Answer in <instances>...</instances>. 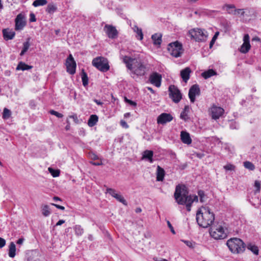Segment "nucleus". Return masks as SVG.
I'll return each mask as SVG.
<instances>
[{"label":"nucleus","instance_id":"f257e3e1","mask_svg":"<svg viewBox=\"0 0 261 261\" xmlns=\"http://www.w3.org/2000/svg\"><path fill=\"white\" fill-rule=\"evenodd\" d=\"M176 202L180 205H185L187 211H191L193 202H198V198L196 195H189V191L185 185H178L176 186L174 194Z\"/></svg>","mask_w":261,"mask_h":261},{"label":"nucleus","instance_id":"f03ea898","mask_svg":"<svg viewBox=\"0 0 261 261\" xmlns=\"http://www.w3.org/2000/svg\"><path fill=\"white\" fill-rule=\"evenodd\" d=\"M122 59L127 68L131 71L133 74L142 76L146 73L148 70L147 65L140 58H133L124 56Z\"/></svg>","mask_w":261,"mask_h":261},{"label":"nucleus","instance_id":"7ed1b4c3","mask_svg":"<svg viewBox=\"0 0 261 261\" xmlns=\"http://www.w3.org/2000/svg\"><path fill=\"white\" fill-rule=\"evenodd\" d=\"M215 215L208 207H203L199 210L196 214L198 224L203 228H207L214 221Z\"/></svg>","mask_w":261,"mask_h":261},{"label":"nucleus","instance_id":"20e7f679","mask_svg":"<svg viewBox=\"0 0 261 261\" xmlns=\"http://www.w3.org/2000/svg\"><path fill=\"white\" fill-rule=\"evenodd\" d=\"M226 245L229 250L233 253H243L245 248V245L243 241L239 238H233L228 240Z\"/></svg>","mask_w":261,"mask_h":261},{"label":"nucleus","instance_id":"39448f33","mask_svg":"<svg viewBox=\"0 0 261 261\" xmlns=\"http://www.w3.org/2000/svg\"><path fill=\"white\" fill-rule=\"evenodd\" d=\"M188 35L191 39L196 42H200L206 41L208 35L204 29L194 28L190 30L188 32Z\"/></svg>","mask_w":261,"mask_h":261},{"label":"nucleus","instance_id":"423d86ee","mask_svg":"<svg viewBox=\"0 0 261 261\" xmlns=\"http://www.w3.org/2000/svg\"><path fill=\"white\" fill-rule=\"evenodd\" d=\"M93 66L101 72H107L110 69L109 62L107 58L98 57L94 58L92 62Z\"/></svg>","mask_w":261,"mask_h":261},{"label":"nucleus","instance_id":"0eeeda50","mask_svg":"<svg viewBox=\"0 0 261 261\" xmlns=\"http://www.w3.org/2000/svg\"><path fill=\"white\" fill-rule=\"evenodd\" d=\"M210 233L212 237L216 240H222L227 237L224 228L221 225H214L210 229Z\"/></svg>","mask_w":261,"mask_h":261},{"label":"nucleus","instance_id":"6e6552de","mask_svg":"<svg viewBox=\"0 0 261 261\" xmlns=\"http://www.w3.org/2000/svg\"><path fill=\"white\" fill-rule=\"evenodd\" d=\"M168 50L171 56L178 58L180 57L183 53L182 45L177 41L170 43L168 45Z\"/></svg>","mask_w":261,"mask_h":261},{"label":"nucleus","instance_id":"1a4fd4ad","mask_svg":"<svg viewBox=\"0 0 261 261\" xmlns=\"http://www.w3.org/2000/svg\"><path fill=\"white\" fill-rule=\"evenodd\" d=\"M169 97L175 103H178L182 98V94L177 87L171 85L169 87Z\"/></svg>","mask_w":261,"mask_h":261},{"label":"nucleus","instance_id":"9d476101","mask_svg":"<svg viewBox=\"0 0 261 261\" xmlns=\"http://www.w3.org/2000/svg\"><path fill=\"white\" fill-rule=\"evenodd\" d=\"M67 71L70 74L75 73L76 64L72 56L70 54L66 59Z\"/></svg>","mask_w":261,"mask_h":261},{"label":"nucleus","instance_id":"9b49d317","mask_svg":"<svg viewBox=\"0 0 261 261\" xmlns=\"http://www.w3.org/2000/svg\"><path fill=\"white\" fill-rule=\"evenodd\" d=\"M162 75L156 72H153L149 75V81L150 83L156 86L160 87L161 85Z\"/></svg>","mask_w":261,"mask_h":261},{"label":"nucleus","instance_id":"f8f14e48","mask_svg":"<svg viewBox=\"0 0 261 261\" xmlns=\"http://www.w3.org/2000/svg\"><path fill=\"white\" fill-rule=\"evenodd\" d=\"M15 22V29L16 31L22 30L26 25L24 16L21 13L17 15Z\"/></svg>","mask_w":261,"mask_h":261},{"label":"nucleus","instance_id":"ddd939ff","mask_svg":"<svg viewBox=\"0 0 261 261\" xmlns=\"http://www.w3.org/2000/svg\"><path fill=\"white\" fill-rule=\"evenodd\" d=\"M200 94V90L199 85L195 84L193 85L189 89V97L191 102L195 101V96H199Z\"/></svg>","mask_w":261,"mask_h":261},{"label":"nucleus","instance_id":"4468645a","mask_svg":"<svg viewBox=\"0 0 261 261\" xmlns=\"http://www.w3.org/2000/svg\"><path fill=\"white\" fill-rule=\"evenodd\" d=\"M173 119L172 116L169 113H163L157 118V123L159 124H165L171 121Z\"/></svg>","mask_w":261,"mask_h":261},{"label":"nucleus","instance_id":"2eb2a0df","mask_svg":"<svg viewBox=\"0 0 261 261\" xmlns=\"http://www.w3.org/2000/svg\"><path fill=\"white\" fill-rule=\"evenodd\" d=\"M224 109L221 107L214 106L211 109L212 118L217 120L219 119L224 113Z\"/></svg>","mask_w":261,"mask_h":261},{"label":"nucleus","instance_id":"dca6fc26","mask_svg":"<svg viewBox=\"0 0 261 261\" xmlns=\"http://www.w3.org/2000/svg\"><path fill=\"white\" fill-rule=\"evenodd\" d=\"M105 28L106 29V33L109 38L115 39L117 37L118 33L115 27L106 24Z\"/></svg>","mask_w":261,"mask_h":261},{"label":"nucleus","instance_id":"f3484780","mask_svg":"<svg viewBox=\"0 0 261 261\" xmlns=\"http://www.w3.org/2000/svg\"><path fill=\"white\" fill-rule=\"evenodd\" d=\"M180 139L184 144L187 145L191 144L192 142L190 134L186 131L180 132Z\"/></svg>","mask_w":261,"mask_h":261},{"label":"nucleus","instance_id":"a211bd4d","mask_svg":"<svg viewBox=\"0 0 261 261\" xmlns=\"http://www.w3.org/2000/svg\"><path fill=\"white\" fill-rule=\"evenodd\" d=\"M3 37L5 40H12L13 39L15 35V33L10 30L9 29H4L3 30Z\"/></svg>","mask_w":261,"mask_h":261},{"label":"nucleus","instance_id":"6ab92c4d","mask_svg":"<svg viewBox=\"0 0 261 261\" xmlns=\"http://www.w3.org/2000/svg\"><path fill=\"white\" fill-rule=\"evenodd\" d=\"M191 72V70L190 67H186L180 71V76L185 83H187L190 79Z\"/></svg>","mask_w":261,"mask_h":261},{"label":"nucleus","instance_id":"aec40b11","mask_svg":"<svg viewBox=\"0 0 261 261\" xmlns=\"http://www.w3.org/2000/svg\"><path fill=\"white\" fill-rule=\"evenodd\" d=\"M153 155V152L152 150H145L142 154V158L148 161L150 163H153V160L152 159Z\"/></svg>","mask_w":261,"mask_h":261},{"label":"nucleus","instance_id":"412c9836","mask_svg":"<svg viewBox=\"0 0 261 261\" xmlns=\"http://www.w3.org/2000/svg\"><path fill=\"white\" fill-rule=\"evenodd\" d=\"M156 169V180L159 181H163L165 174L164 169L160 166H157Z\"/></svg>","mask_w":261,"mask_h":261},{"label":"nucleus","instance_id":"4be33fe9","mask_svg":"<svg viewBox=\"0 0 261 261\" xmlns=\"http://www.w3.org/2000/svg\"><path fill=\"white\" fill-rule=\"evenodd\" d=\"M162 35L159 33H155L152 35L151 39H152L153 44L156 45L160 46L162 43Z\"/></svg>","mask_w":261,"mask_h":261},{"label":"nucleus","instance_id":"5701e85b","mask_svg":"<svg viewBox=\"0 0 261 261\" xmlns=\"http://www.w3.org/2000/svg\"><path fill=\"white\" fill-rule=\"evenodd\" d=\"M98 120V117L96 115H91L88 120V125L90 127H93L96 124Z\"/></svg>","mask_w":261,"mask_h":261},{"label":"nucleus","instance_id":"b1692460","mask_svg":"<svg viewBox=\"0 0 261 261\" xmlns=\"http://www.w3.org/2000/svg\"><path fill=\"white\" fill-rule=\"evenodd\" d=\"M32 68H33L32 66L27 65L25 63L21 61V62H19V63L18 64V65L16 67V70H21L22 71H24V70H30V69H32Z\"/></svg>","mask_w":261,"mask_h":261},{"label":"nucleus","instance_id":"393cba45","mask_svg":"<svg viewBox=\"0 0 261 261\" xmlns=\"http://www.w3.org/2000/svg\"><path fill=\"white\" fill-rule=\"evenodd\" d=\"M216 74H217L216 71H215L214 70H213L212 69H208L201 73L202 76L205 79H207L211 77V76L216 75Z\"/></svg>","mask_w":261,"mask_h":261},{"label":"nucleus","instance_id":"a878e982","mask_svg":"<svg viewBox=\"0 0 261 261\" xmlns=\"http://www.w3.org/2000/svg\"><path fill=\"white\" fill-rule=\"evenodd\" d=\"M189 111L190 107H189V106H185L183 111L180 113V118L185 121H187L189 118L188 114Z\"/></svg>","mask_w":261,"mask_h":261},{"label":"nucleus","instance_id":"bb28decb","mask_svg":"<svg viewBox=\"0 0 261 261\" xmlns=\"http://www.w3.org/2000/svg\"><path fill=\"white\" fill-rule=\"evenodd\" d=\"M16 246L13 242H11L9 246V256L13 258L16 255Z\"/></svg>","mask_w":261,"mask_h":261},{"label":"nucleus","instance_id":"cd10ccee","mask_svg":"<svg viewBox=\"0 0 261 261\" xmlns=\"http://www.w3.org/2000/svg\"><path fill=\"white\" fill-rule=\"evenodd\" d=\"M57 7L55 4L50 3L47 5L46 9V12L49 14H53L54 12L57 11Z\"/></svg>","mask_w":261,"mask_h":261},{"label":"nucleus","instance_id":"c85d7f7f","mask_svg":"<svg viewBox=\"0 0 261 261\" xmlns=\"http://www.w3.org/2000/svg\"><path fill=\"white\" fill-rule=\"evenodd\" d=\"M222 9L224 10L225 9L228 14L234 15L233 9H235V6L234 5L225 4L223 6Z\"/></svg>","mask_w":261,"mask_h":261},{"label":"nucleus","instance_id":"c756f323","mask_svg":"<svg viewBox=\"0 0 261 261\" xmlns=\"http://www.w3.org/2000/svg\"><path fill=\"white\" fill-rule=\"evenodd\" d=\"M81 77L82 80L83 85L86 87L88 84V77L86 72L84 69L82 70L81 72Z\"/></svg>","mask_w":261,"mask_h":261},{"label":"nucleus","instance_id":"7c9ffc66","mask_svg":"<svg viewBox=\"0 0 261 261\" xmlns=\"http://www.w3.org/2000/svg\"><path fill=\"white\" fill-rule=\"evenodd\" d=\"M133 30L136 33V34L138 35L139 38L138 39L140 40H142L143 38V34L142 33V29L141 28H139L137 25H135L134 26V27L132 28Z\"/></svg>","mask_w":261,"mask_h":261},{"label":"nucleus","instance_id":"2f4dec72","mask_svg":"<svg viewBox=\"0 0 261 261\" xmlns=\"http://www.w3.org/2000/svg\"><path fill=\"white\" fill-rule=\"evenodd\" d=\"M29 41H30V38H28L27 39V41L24 42L23 43V48H22V49L20 54V55L21 56H22L24 55V54L28 51V50L29 49V48L30 46V42H29Z\"/></svg>","mask_w":261,"mask_h":261},{"label":"nucleus","instance_id":"473e14b6","mask_svg":"<svg viewBox=\"0 0 261 261\" xmlns=\"http://www.w3.org/2000/svg\"><path fill=\"white\" fill-rule=\"evenodd\" d=\"M11 115H12V112L9 109H7L6 108H5L4 109L2 117L4 120H7L9 118H10Z\"/></svg>","mask_w":261,"mask_h":261},{"label":"nucleus","instance_id":"72a5a7b5","mask_svg":"<svg viewBox=\"0 0 261 261\" xmlns=\"http://www.w3.org/2000/svg\"><path fill=\"white\" fill-rule=\"evenodd\" d=\"M251 47L250 44L243 43L241 45L240 51L241 53L246 54L249 51Z\"/></svg>","mask_w":261,"mask_h":261},{"label":"nucleus","instance_id":"f704fd0d","mask_svg":"<svg viewBox=\"0 0 261 261\" xmlns=\"http://www.w3.org/2000/svg\"><path fill=\"white\" fill-rule=\"evenodd\" d=\"M47 1L46 0H35L33 3V6L35 7L44 6L47 4Z\"/></svg>","mask_w":261,"mask_h":261},{"label":"nucleus","instance_id":"c9c22d12","mask_svg":"<svg viewBox=\"0 0 261 261\" xmlns=\"http://www.w3.org/2000/svg\"><path fill=\"white\" fill-rule=\"evenodd\" d=\"M114 198H115L117 200L122 203L124 205H127L126 201L124 199V197L121 195L117 193Z\"/></svg>","mask_w":261,"mask_h":261},{"label":"nucleus","instance_id":"e433bc0d","mask_svg":"<svg viewBox=\"0 0 261 261\" xmlns=\"http://www.w3.org/2000/svg\"><path fill=\"white\" fill-rule=\"evenodd\" d=\"M42 213L45 217H47L50 214L49 208L47 205H44L42 206Z\"/></svg>","mask_w":261,"mask_h":261},{"label":"nucleus","instance_id":"4c0bfd02","mask_svg":"<svg viewBox=\"0 0 261 261\" xmlns=\"http://www.w3.org/2000/svg\"><path fill=\"white\" fill-rule=\"evenodd\" d=\"M247 248L249 250H251L254 254L257 255L258 254V247L252 244H249L248 245Z\"/></svg>","mask_w":261,"mask_h":261},{"label":"nucleus","instance_id":"58836bf2","mask_svg":"<svg viewBox=\"0 0 261 261\" xmlns=\"http://www.w3.org/2000/svg\"><path fill=\"white\" fill-rule=\"evenodd\" d=\"M74 229L75 234L78 236H81L84 232V230L80 225H75Z\"/></svg>","mask_w":261,"mask_h":261},{"label":"nucleus","instance_id":"ea45409f","mask_svg":"<svg viewBox=\"0 0 261 261\" xmlns=\"http://www.w3.org/2000/svg\"><path fill=\"white\" fill-rule=\"evenodd\" d=\"M244 166L246 169H248L250 170H253L255 169L254 165L250 162L246 161L244 162Z\"/></svg>","mask_w":261,"mask_h":261},{"label":"nucleus","instance_id":"a19ab883","mask_svg":"<svg viewBox=\"0 0 261 261\" xmlns=\"http://www.w3.org/2000/svg\"><path fill=\"white\" fill-rule=\"evenodd\" d=\"M48 170L54 177H58L60 175V171L59 170H54L51 168H49Z\"/></svg>","mask_w":261,"mask_h":261},{"label":"nucleus","instance_id":"79ce46f5","mask_svg":"<svg viewBox=\"0 0 261 261\" xmlns=\"http://www.w3.org/2000/svg\"><path fill=\"white\" fill-rule=\"evenodd\" d=\"M198 195L200 197V201L203 202L204 201V198L205 197L204 192L203 190H199L198 191Z\"/></svg>","mask_w":261,"mask_h":261},{"label":"nucleus","instance_id":"37998d69","mask_svg":"<svg viewBox=\"0 0 261 261\" xmlns=\"http://www.w3.org/2000/svg\"><path fill=\"white\" fill-rule=\"evenodd\" d=\"M240 14L242 16H244L245 14V11L243 9H238L234 10V15Z\"/></svg>","mask_w":261,"mask_h":261},{"label":"nucleus","instance_id":"c03bdc74","mask_svg":"<svg viewBox=\"0 0 261 261\" xmlns=\"http://www.w3.org/2000/svg\"><path fill=\"white\" fill-rule=\"evenodd\" d=\"M107 193H109L113 197H114L115 195L117 194L116 193V191L115 189L112 188H107Z\"/></svg>","mask_w":261,"mask_h":261},{"label":"nucleus","instance_id":"a18cd8bd","mask_svg":"<svg viewBox=\"0 0 261 261\" xmlns=\"http://www.w3.org/2000/svg\"><path fill=\"white\" fill-rule=\"evenodd\" d=\"M260 181L258 180H255L254 182V187L256 188L255 193L259 192L260 190Z\"/></svg>","mask_w":261,"mask_h":261},{"label":"nucleus","instance_id":"49530a36","mask_svg":"<svg viewBox=\"0 0 261 261\" xmlns=\"http://www.w3.org/2000/svg\"><path fill=\"white\" fill-rule=\"evenodd\" d=\"M49 113L51 115L56 116V117H57L58 118H62L63 116V115L61 113H60L55 110H50L49 111Z\"/></svg>","mask_w":261,"mask_h":261},{"label":"nucleus","instance_id":"de8ad7c7","mask_svg":"<svg viewBox=\"0 0 261 261\" xmlns=\"http://www.w3.org/2000/svg\"><path fill=\"white\" fill-rule=\"evenodd\" d=\"M224 168L226 170H234L235 166L232 164H227L225 166H224Z\"/></svg>","mask_w":261,"mask_h":261},{"label":"nucleus","instance_id":"09e8293b","mask_svg":"<svg viewBox=\"0 0 261 261\" xmlns=\"http://www.w3.org/2000/svg\"><path fill=\"white\" fill-rule=\"evenodd\" d=\"M243 41V43L250 44V37L248 34H246L244 36Z\"/></svg>","mask_w":261,"mask_h":261},{"label":"nucleus","instance_id":"8fccbe9b","mask_svg":"<svg viewBox=\"0 0 261 261\" xmlns=\"http://www.w3.org/2000/svg\"><path fill=\"white\" fill-rule=\"evenodd\" d=\"M124 101L132 106L136 107L137 106V103L135 101L128 99L126 97H124Z\"/></svg>","mask_w":261,"mask_h":261},{"label":"nucleus","instance_id":"3c124183","mask_svg":"<svg viewBox=\"0 0 261 261\" xmlns=\"http://www.w3.org/2000/svg\"><path fill=\"white\" fill-rule=\"evenodd\" d=\"M219 33L218 32H217L214 36H213L212 40L211 41L210 44V47H211L213 44L214 43L216 38H217L218 35H219Z\"/></svg>","mask_w":261,"mask_h":261},{"label":"nucleus","instance_id":"603ef678","mask_svg":"<svg viewBox=\"0 0 261 261\" xmlns=\"http://www.w3.org/2000/svg\"><path fill=\"white\" fill-rule=\"evenodd\" d=\"M167 225L168 226V227L170 228V231H171V232L173 233V234H175V231L174 229V228L172 226V224H171V223L169 221L167 220Z\"/></svg>","mask_w":261,"mask_h":261},{"label":"nucleus","instance_id":"864d4df0","mask_svg":"<svg viewBox=\"0 0 261 261\" xmlns=\"http://www.w3.org/2000/svg\"><path fill=\"white\" fill-rule=\"evenodd\" d=\"M229 127L231 129L238 128V125H237L236 122H233V121H231V122L229 124Z\"/></svg>","mask_w":261,"mask_h":261},{"label":"nucleus","instance_id":"5fc2aeb1","mask_svg":"<svg viewBox=\"0 0 261 261\" xmlns=\"http://www.w3.org/2000/svg\"><path fill=\"white\" fill-rule=\"evenodd\" d=\"M29 20L30 22H35L36 21L35 15L33 13H30Z\"/></svg>","mask_w":261,"mask_h":261},{"label":"nucleus","instance_id":"6e6d98bb","mask_svg":"<svg viewBox=\"0 0 261 261\" xmlns=\"http://www.w3.org/2000/svg\"><path fill=\"white\" fill-rule=\"evenodd\" d=\"M120 123L121 126L122 127L125 128H128V125L127 124V123L125 121L121 120L120 121Z\"/></svg>","mask_w":261,"mask_h":261},{"label":"nucleus","instance_id":"4d7b16f0","mask_svg":"<svg viewBox=\"0 0 261 261\" xmlns=\"http://www.w3.org/2000/svg\"><path fill=\"white\" fill-rule=\"evenodd\" d=\"M6 245V241L4 239L0 237V248L4 247Z\"/></svg>","mask_w":261,"mask_h":261},{"label":"nucleus","instance_id":"13d9d810","mask_svg":"<svg viewBox=\"0 0 261 261\" xmlns=\"http://www.w3.org/2000/svg\"><path fill=\"white\" fill-rule=\"evenodd\" d=\"M51 205L55 206L56 208H58V209H60V210H65V207L63 206H61V205H58V204H55V203H51Z\"/></svg>","mask_w":261,"mask_h":261},{"label":"nucleus","instance_id":"bf43d9fd","mask_svg":"<svg viewBox=\"0 0 261 261\" xmlns=\"http://www.w3.org/2000/svg\"><path fill=\"white\" fill-rule=\"evenodd\" d=\"M70 118H72L75 123H77L79 121L78 118L76 115H73L72 116H70Z\"/></svg>","mask_w":261,"mask_h":261},{"label":"nucleus","instance_id":"052dcab7","mask_svg":"<svg viewBox=\"0 0 261 261\" xmlns=\"http://www.w3.org/2000/svg\"><path fill=\"white\" fill-rule=\"evenodd\" d=\"M24 239L22 238H19L17 241V242L16 243L17 244H19V245H21L23 243V242H24Z\"/></svg>","mask_w":261,"mask_h":261},{"label":"nucleus","instance_id":"680f3d73","mask_svg":"<svg viewBox=\"0 0 261 261\" xmlns=\"http://www.w3.org/2000/svg\"><path fill=\"white\" fill-rule=\"evenodd\" d=\"M29 105L31 108L34 109L35 107V102L33 100L30 101Z\"/></svg>","mask_w":261,"mask_h":261},{"label":"nucleus","instance_id":"e2e57ef3","mask_svg":"<svg viewBox=\"0 0 261 261\" xmlns=\"http://www.w3.org/2000/svg\"><path fill=\"white\" fill-rule=\"evenodd\" d=\"M93 100L97 105L102 106L103 105V102L100 101L99 100H97L96 99H94Z\"/></svg>","mask_w":261,"mask_h":261},{"label":"nucleus","instance_id":"0e129e2a","mask_svg":"<svg viewBox=\"0 0 261 261\" xmlns=\"http://www.w3.org/2000/svg\"><path fill=\"white\" fill-rule=\"evenodd\" d=\"M185 243L189 247H192V243L191 242L189 241H185Z\"/></svg>","mask_w":261,"mask_h":261},{"label":"nucleus","instance_id":"69168bd1","mask_svg":"<svg viewBox=\"0 0 261 261\" xmlns=\"http://www.w3.org/2000/svg\"><path fill=\"white\" fill-rule=\"evenodd\" d=\"M65 223V221L63 220H60L56 224V226L61 225Z\"/></svg>","mask_w":261,"mask_h":261},{"label":"nucleus","instance_id":"338daca9","mask_svg":"<svg viewBox=\"0 0 261 261\" xmlns=\"http://www.w3.org/2000/svg\"><path fill=\"white\" fill-rule=\"evenodd\" d=\"M91 164L94 166H99V165H102V162H91Z\"/></svg>","mask_w":261,"mask_h":261},{"label":"nucleus","instance_id":"774afa93","mask_svg":"<svg viewBox=\"0 0 261 261\" xmlns=\"http://www.w3.org/2000/svg\"><path fill=\"white\" fill-rule=\"evenodd\" d=\"M53 200L55 201H61V199L60 198H59V197H57V196H54L53 197Z\"/></svg>","mask_w":261,"mask_h":261}]
</instances>
